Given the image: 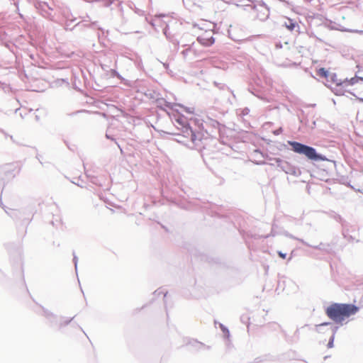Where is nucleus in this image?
Wrapping results in <instances>:
<instances>
[{
	"label": "nucleus",
	"instance_id": "1",
	"mask_svg": "<svg viewBox=\"0 0 363 363\" xmlns=\"http://www.w3.org/2000/svg\"><path fill=\"white\" fill-rule=\"evenodd\" d=\"M359 310V307L354 304L334 303L327 307L325 314L335 323L342 324L346 319L355 315Z\"/></svg>",
	"mask_w": 363,
	"mask_h": 363
},
{
	"label": "nucleus",
	"instance_id": "2",
	"mask_svg": "<svg viewBox=\"0 0 363 363\" xmlns=\"http://www.w3.org/2000/svg\"><path fill=\"white\" fill-rule=\"evenodd\" d=\"M214 24L208 21L199 20L192 29V33L197 40L205 46H210L214 43Z\"/></svg>",
	"mask_w": 363,
	"mask_h": 363
},
{
	"label": "nucleus",
	"instance_id": "3",
	"mask_svg": "<svg viewBox=\"0 0 363 363\" xmlns=\"http://www.w3.org/2000/svg\"><path fill=\"white\" fill-rule=\"evenodd\" d=\"M289 144L294 152L303 155L311 160L318 161L325 160L324 157L318 155L312 147L295 141H289Z\"/></svg>",
	"mask_w": 363,
	"mask_h": 363
},
{
	"label": "nucleus",
	"instance_id": "4",
	"mask_svg": "<svg viewBox=\"0 0 363 363\" xmlns=\"http://www.w3.org/2000/svg\"><path fill=\"white\" fill-rule=\"evenodd\" d=\"M284 26L290 31H292L295 29V28L298 27V24L293 21L291 19H288L287 21L284 23Z\"/></svg>",
	"mask_w": 363,
	"mask_h": 363
},
{
	"label": "nucleus",
	"instance_id": "5",
	"mask_svg": "<svg viewBox=\"0 0 363 363\" xmlns=\"http://www.w3.org/2000/svg\"><path fill=\"white\" fill-rule=\"evenodd\" d=\"M316 74L318 76L322 77V78H325V79H327L329 76V72L328 70H327L326 69L323 68V67H321V68H319L317 71H316Z\"/></svg>",
	"mask_w": 363,
	"mask_h": 363
},
{
	"label": "nucleus",
	"instance_id": "6",
	"mask_svg": "<svg viewBox=\"0 0 363 363\" xmlns=\"http://www.w3.org/2000/svg\"><path fill=\"white\" fill-rule=\"evenodd\" d=\"M192 52H194V50L191 48H189L183 50L182 54L183 55L184 57L186 58Z\"/></svg>",
	"mask_w": 363,
	"mask_h": 363
},
{
	"label": "nucleus",
	"instance_id": "7",
	"mask_svg": "<svg viewBox=\"0 0 363 363\" xmlns=\"http://www.w3.org/2000/svg\"><path fill=\"white\" fill-rule=\"evenodd\" d=\"M334 339H335V333H333L330 338V340L328 344V348H332L333 347Z\"/></svg>",
	"mask_w": 363,
	"mask_h": 363
},
{
	"label": "nucleus",
	"instance_id": "8",
	"mask_svg": "<svg viewBox=\"0 0 363 363\" xmlns=\"http://www.w3.org/2000/svg\"><path fill=\"white\" fill-rule=\"evenodd\" d=\"M358 81V79L356 78H352L350 81L345 82V84L349 85H352L355 83H357Z\"/></svg>",
	"mask_w": 363,
	"mask_h": 363
},
{
	"label": "nucleus",
	"instance_id": "9",
	"mask_svg": "<svg viewBox=\"0 0 363 363\" xmlns=\"http://www.w3.org/2000/svg\"><path fill=\"white\" fill-rule=\"evenodd\" d=\"M191 140L194 143H195L197 140L196 135L192 130H191Z\"/></svg>",
	"mask_w": 363,
	"mask_h": 363
},
{
	"label": "nucleus",
	"instance_id": "10",
	"mask_svg": "<svg viewBox=\"0 0 363 363\" xmlns=\"http://www.w3.org/2000/svg\"><path fill=\"white\" fill-rule=\"evenodd\" d=\"M278 255H279V256L281 258H282V259H285V258H286V255L285 253H283V252H280V251H279V252H278Z\"/></svg>",
	"mask_w": 363,
	"mask_h": 363
},
{
	"label": "nucleus",
	"instance_id": "11",
	"mask_svg": "<svg viewBox=\"0 0 363 363\" xmlns=\"http://www.w3.org/2000/svg\"><path fill=\"white\" fill-rule=\"evenodd\" d=\"M328 324H329V323H323V324L319 325V326H322V325H328Z\"/></svg>",
	"mask_w": 363,
	"mask_h": 363
}]
</instances>
